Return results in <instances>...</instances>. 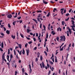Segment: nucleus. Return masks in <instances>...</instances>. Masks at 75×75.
Segmentation results:
<instances>
[{
  "mask_svg": "<svg viewBox=\"0 0 75 75\" xmlns=\"http://www.w3.org/2000/svg\"><path fill=\"white\" fill-rule=\"evenodd\" d=\"M7 59L8 61H9V57H7Z\"/></svg>",
  "mask_w": 75,
  "mask_h": 75,
  "instance_id": "0e129e2a",
  "label": "nucleus"
},
{
  "mask_svg": "<svg viewBox=\"0 0 75 75\" xmlns=\"http://www.w3.org/2000/svg\"><path fill=\"white\" fill-rule=\"evenodd\" d=\"M71 44L70 43L69 46L68 47V51H69V47H71Z\"/></svg>",
  "mask_w": 75,
  "mask_h": 75,
  "instance_id": "412c9836",
  "label": "nucleus"
},
{
  "mask_svg": "<svg viewBox=\"0 0 75 75\" xmlns=\"http://www.w3.org/2000/svg\"><path fill=\"white\" fill-rule=\"evenodd\" d=\"M43 3H44L45 4H48V2H46L45 1H43Z\"/></svg>",
  "mask_w": 75,
  "mask_h": 75,
  "instance_id": "2eb2a0df",
  "label": "nucleus"
},
{
  "mask_svg": "<svg viewBox=\"0 0 75 75\" xmlns=\"http://www.w3.org/2000/svg\"><path fill=\"white\" fill-rule=\"evenodd\" d=\"M69 17H68V18L67 19H65V21H67L69 20Z\"/></svg>",
  "mask_w": 75,
  "mask_h": 75,
  "instance_id": "4c0bfd02",
  "label": "nucleus"
},
{
  "mask_svg": "<svg viewBox=\"0 0 75 75\" xmlns=\"http://www.w3.org/2000/svg\"><path fill=\"white\" fill-rule=\"evenodd\" d=\"M13 17L12 15L9 14L7 16V18H11Z\"/></svg>",
  "mask_w": 75,
  "mask_h": 75,
  "instance_id": "20e7f679",
  "label": "nucleus"
},
{
  "mask_svg": "<svg viewBox=\"0 0 75 75\" xmlns=\"http://www.w3.org/2000/svg\"><path fill=\"white\" fill-rule=\"evenodd\" d=\"M44 53H45V54L46 56H47V52H46V51H45L44 52Z\"/></svg>",
  "mask_w": 75,
  "mask_h": 75,
  "instance_id": "f704fd0d",
  "label": "nucleus"
},
{
  "mask_svg": "<svg viewBox=\"0 0 75 75\" xmlns=\"http://www.w3.org/2000/svg\"><path fill=\"white\" fill-rule=\"evenodd\" d=\"M43 28H44V30L45 31V28H46V27H45V25H43Z\"/></svg>",
  "mask_w": 75,
  "mask_h": 75,
  "instance_id": "bb28decb",
  "label": "nucleus"
},
{
  "mask_svg": "<svg viewBox=\"0 0 75 75\" xmlns=\"http://www.w3.org/2000/svg\"><path fill=\"white\" fill-rule=\"evenodd\" d=\"M16 22H17L16 21H15L14 22H13V25H15V23H16Z\"/></svg>",
  "mask_w": 75,
  "mask_h": 75,
  "instance_id": "4be33fe9",
  "label": "nucleus"
},
{
  "mask_svg": "<svg viewBox=\"0 0 75 75\" xmlns=\"http://www.w3.org/2000/svg\"><path fill=\"white\" fill-rule=\"evenodd\" d=\"M37 20H38V21L39 22H40V23H41V21H40V18H37Z\"/></svg>",
  "mask_w": 75,
  "mask_h": 75,
  "instance_id": "5701e85b",
  "label": "nucleus"
},
{
  "mask_svg": "<svg viewBox=\"0 0 75 75\" xmlns=\"http://www.w3.org/2000/svg\"><path fill=\"white\" fill-rule=\"evenodd\" d=\"M28 44H31V43H32V41H30V42H28Z\"/></svg>",
  "mask_w": 75,
  "mask_h": 75,
  "instance_id": "6e6d98bb",
  "label": "nucleus"
},
{
  "mask_svg": "<svg viewBox=\"0 0 75 75\" xmlns=\"http://www.w3.org/2000/svg\"><path fill=\"white\" fill-rule=\"evenodd\" d=\"M6 54V52H4L2 55V57H4V55H5V54Z\"/></svg>",
  "mask_w": 75,
  "mask_h": 75,
  "instance_id": "37998d69",
  "label": "nucleus"
},
{
  "mask_svg": "<svg viewBox=\"0 0 75 75\" xmlns=\"http://www.w3.org/2000/svg\"><path fill=\"white\" fill-rule=\"evenodd\" d=\"M59 38L58 37H57L56 39L58 41H59Z\"/></svg>",
  "mask_w": 75,
  "mask_h": 75,
  "instance_id": "c85d7f7f",
  "label": "nucleus"
},
{
  "mask_svg": "<svg viewBox=\"0 0 75 75\" xmlns=\"http://www.w3.org/2000/svg\"><path fill=\"white\" fill-rule=\"evenodd\" d=\"M42 24H40V28H41L42 27Z\"/></svg>",
  "mask_w": 75,
  "mask_h": 75,
  "instance_id": "79ce46f5",
  "label": "nucleus"
},
{
  "mask_svg": "<svg viewBox=\"0 0 75 75\" xmlns=\"http://www.w3.org/2000/svg\"><path fill=\"white\" fill-rule=\"evenodd\" d=\"M19 22H20V23H22L23 22V21L20 20V21Z\"/></svg>",
  "mask_w": 75,
  "mask_h": 75,
  "instance_id": "774afa93",
  "label": "nucleus"
},
{
  "mask_svg": "<svg viewBox=\"0 0 75 75\" xmlns=\"http://www.w3.org/2000/svg\"><path fill=\"white\" fill-rule=\"evenodd\" d=\"M60 38H61L60 39V41H62V39H63V41H65V39H66V38H65V35H63V36H61L60 37Z\"/></svg>",
  "mask_w": 75,
  "mask_h": 75,
  "instance_id": "f257e3e1",
  "label": "nucleus"
},
{
  "mask_svg": "<svg viewBox=\"0 0 75 75\" xmlns=\"http://www.w3.org/2000/svg\"><path fill=\"white\" fill-rule=\"evenodd\" d=\"M67 36L69 37V31H68V30L67 31Z\"/></svg>",
  "mask_w": 75,
  "mask_h": 75,
  "instance_id": "b1692460",
  "label": "nucleus"
},
{
  "mask_svg": "<svg viewBox=\"0 0 75 75\" xmlns=\"http://www.w3.org/2000/svg\"><path fill=\"white\" fill-rule=\"evenodd\" d=\"M30 51H29V49L26 50V53L27 54V55H28V54H29V52Z\"/></svg>",
  "mask_w": 75,
  "mask_h": 75,
  "instance_id": "423d86ee",
  "label": "nucleus"
},
{
  "mask_svg": "<svg viewBox=\"0 0 75 75\" xmlns=\"http://www.w3.org/2000/svg\"><path fill=\"white\" fill-rule=\"evenodd\" d=\"M22 53L23 54H25V51H24V49H23V52H22Z\"/></svg>",
  "mask_w": 75,
  "mask_h": 75,
  "instance_id": "c756f323",
  "label": "nucleus"
},
{
  "mask_svg": "<svg viewBox=\"0 0 75 75\" xmlns=\"http://www.w3.org/2000/svg\"><path fill=\"white\" fill-rule=\"evenodd\" d=\"M47 51V52H48V47H46Z\"/></svg>",
  "mask_w": 75,
  "mask_h": 75,
  "instance_id": "603ef678",
  "label": "nucleus"
},
{
  "mask_svg": "<svg viewBox=\"0 0 75 75\" xmlns=\"http://www.w3.org/2000/svg\"><path fill=\"white\" fill-rule=\"evenodd\" d=\"M18 44V43H17ZM19 48H20V49H21V44H18Z\"/></svg>",
  "mask_w": 75,
  "mask_h": 75,
  "instance_id": "9d476101",
  "label": "nucleus"
},
{
  "mask_svg": "<svg viewBox=\"0 0 75 75\" xmlns=\"http://www.w3.org/2000/svg\"><path fill=\"white\" fill-rule=\"evenodd\" d=\"M1 22H3V21L2 20L0 21V25H1Z\"/></svg>",
  "mask_w": 75,
  "mask_h": 75,
  "instance_id": "a18cd8bd",
  "label": "nucleus"
},
{
  "mask_svg": "<svg viewBox=\"0 0 75 75\" xmlns=\"http://www.w3.org/2000/svg\"><path fill=\"white\" fill-rule=\"evenodd\" d=\"M38 57H40V54L39 53V52H38L37 54Z\"/></svg>",
  "mask_w": 75,
  "mask_h": 75,
  "instance_id": "09e8293b",
  "label": "nucleus"
},
{
  "mask_svg": "<svg viewBox=\"0 0 75 75\" xmlns=\"http://www.w3.org/2000/svg\"><path fill=\"white\" fill-rule=\"evenodd\" d=\"M28 45V43H26V44L25 45V48H27V46Z\"/></svg>",
  "mask_w": 75,
  "mask_h": 75,
  "instance_id": "473e14b6",
  "label": "nucleus"
},
{
  "mask_svg": "<svg viewBox=\"0 0 75 75\" xmlns=\"http://www.w3.org/2000/svg\"><path fill=\"white\" fill-rule=\"evenodd\" d=\"M69 34H70V35H71V33H72V31H71V29H70V28H69Z\"/></svg>",
  "mask_w": 75,
  "mask_h": 75,
  "instance_id": "6e6552de",
  "label": "nucleus"
},
{
  "mask_svg": "<svg viewBox=\"0 0 75 75\" xmlns=\"http://www.w3.org/2000/svg\"><path fill=\"white\" fill-rule=\"evenodd\" d=\"M13 51L14 52V55H16V50H13Z\"/></svg>",
  "mask_w": 75,
  "mask_h": 75,
  "instance_id": "e433bc0d",
  "label": "nucleus"
},
{
  "mask_svg": "<svg viewBox=\"0 0 75 75\" xmlns=\"http://www.w3.org/2000/svg\"><path fill=\"white\" fill-rule=\"evenodd\" d=\"M33 21H34L36 23V24H38V21H37L36 20V19H33Z\"/></svg>",
  "mask_w": 75,
  "mask_h": 75,
  "instance_id": "0eeeda50",
  "label": "nucleus"
},
{
  "mask_svg": "<svg viewBox=\"0 0 75 75\" xmlns=\"http://www.w3.org/2000/svg\"><path fill=\"white\" fill-rule=\"evenodd\" d=\"M71 22L72 23V24L73 25L71 26V27H75V22L74 20H71Z\"/></svg>",
  "mask_w": 75,
  "mask_h": 75,
  "instance_id": "f03ea898",
  "label": "nucleus"
},
{
  "mask_svg": "<svg viewBox=\"0 0 75 75\" xmlns=\"http://www.w3.org/2000/svg\"><path fill=\"white\" fill-rule=\"evenodd\" d=\"M17 18L18 19V20H20V19H21V17L20 16L19 17Z\"/></svg>",
  "mask_w": 75,
  "mask_h": 75,
  "instance_id": "3c124183",
  "label": "nucleus"
},
{
  "mask_svg": "<svg viewBox=\"0 0 75 75\" xmlns=\"http://www.w3.org/2000/svg\"><path fill=\"white\" fill-rule=\"evenodd\" d=\"M50 74H51V71L49 70L48 73V75H50Z\"/></svg>",
  "mask_w": 75,
  "mask_h": 75,
  "instance_id": "58836bf2",
  "label": "nucleus"
},
{
  "mask_svg": "<svg viewBox=\"0 0 75 75\" xmlns=\"http://www.w3.org/2000/svg\"><path fill=\"white\" fill-rule=\"evenodd\" d=\"M27 33H30V31H31V30H30L28 29H27Z\"/></svg>",
  "mask_w": 75,
  "mask_h": 75,
  "instance_id": "ddd939ff",
  "label": "nucleus"
},
{
  "mask_svg": "<svg viewBox=\"0 0 75 75\" xmlns=\"http://www.w3.org/2000/svg\"><path fill=\"white\" fill-rule=\"evenodd\" d=\"M55 62L57 63L58 62V61H57V57H55Z\"/></svg>",
  "mask_w": 75,
  "mask_h": 75,
  "instance_id": "f3484780",
  "label": "nucleus"
},
{
  "mask_svg": "<svg viewBox=\"0 0 75 75\" xmlns=\"http://www.w3.org/2000/svg\"><path fill=\"white\" fill-rule=\"evenodd\" d=\"M38 61V58H36V60H35V62H37Z\"/></svg>",
  "mask_w": 75,
  "mask_h": 75,
  "instance_id": "4d7b16f0",
  "label": "nucleus"
},
{
  "mask_svg": "<svg viewBox=\"0 0 75 75\" xmlns=\"http://www.w3.org/2000/svg\"><path fill=\"white\" fill-rule=\"evenodd\" d=\"M48 33H47L46 36V38H48Z\"/></svg>",
  "mask_w": 75,
  "mask_h": 75,
  "instance_id": "393cba45",
  "label": "nucleus"
},
{
  "mask_svg": "<svg viewBox=\"0 0 75 75\" xmlns=\"http://www.w3.org/2000/svg\"><path fill=\"white\" fill-rule=\"evenodd\" d=\"M47 68H49V64H48V63L47 64Z\"/></svg>",
  "mask_w": 75,
  "mask_h": 75,
  "instance_id": "13d9d810",
  "label": "nucleus"
},
{
  "mask_svg": "<svg viewBox=\"0 0 75 75\" xmlns=\"http://www.w3.org/2000/svg\"><path fill=\"white\" fill-rule=\"evenodd\" d=\"M66 75H67L68 74V71H67V70L66 72Z\"/></svg>",
  "mask_w": 75,
  "mask_h": 75,
  "instance_id": "338daca9",
  "label": "nucleus"
},
{
  "mask_svg": "<svg viewBox=\"0 0 75 75\" xmlns=\"http://www.w3.org/2000/svg\"><path fill=\"white\" fill-rule=\"evenodd\" d=\"M22 70L23 72H24V71H25L24 70V69L22 68Z\"/></svg>",
  "mask_w": 75,
  "mask_h": 75,
  "instance_id": "c9c22d12",
  "label": "nucleus"
},
{
  "mask_svg": "<svg viewBox=\"0 0 75 75\" xmlns=\"http://www.w3.org/2000/svg\"><path fill=\"white\" fill-rule=\"evenodd\" d=\"M8 26L9 28H11V26L10 25V23L8 24Z\"/></svg>",
  "mask_w": 75,
  "mask_h": 75,
  "instance_id": "a878e982",
  "label": "nucleus"
},
{
  "mask_svg": "<svg viewBox=\"0 0 75 75\" xmlns=\"http://www.w3.org/2000/svg\"><path fill=\"white\" fill-rule=\"evenodd\" d=\"M64 23H65L64 22V21H62V25H64Z\"/></svg>",
  "mask_w": 75,
  "mask_h": 75,
  "instance_id": "a19ab883",
  "label": "nucleus"
},
{
  "mask_svg": "<svg viewBox=\"0 0 75 75\" xmlns=\"http://www.w3.org/2000/svg\"><path fill=\"white\" fill-rule=\"evenodd\" d=\"M50 64L52 65H53V64H54L53 62H51V61H50Z\"/></svg>",
  "mask_w": 75,
  "mask_h": 75,
  "instance_id": "2f4dec72",
  "label": "nucleus"
},
{
  "mask_svg": "<svg viewBox=\"0 0 75 75\" xmlns=\"http://www.w3.org/2000/svg\"><path fill=\"white\" fill-rule=\"evenodd\" d=\"M66 16H69V13H67Z\"/></svg>",
  "mask_w": 75,
  "mask_h": 75,
  "instance_id": "49530a36",
  "label": "nucleus"
},
{
  "mask_svg": "<svg viewBox=\"0 0 75 75\" xmlns=\"http://www.w3.org/2000/svg\"><path fill=\"white\" fill-rule=\"evenodd\" d=\"M10 60L9 61V62H11V59L13 58V57H10Z\"/></svg>",
  "mask_w": 75,
  "mask_h": 75,
  "instance_id": "dca6fc26",
  "label": "nucleus"
},
{
  "mask_svg": "<svg viewBox=\"0 0 75 75\" xmlns=\"http://www.w3.org/2000/svg\"><path fill=\"white\" fill-rule=\"evenodd\" d=\"M20 35L21 37H22V38H24V36H23V34H21V33H20Z\"/></svg>",
  "mask_w": 75,
  "mask_h": 75,
  "instance_id": "aec40b11",
  "label": "nucleus"
},
{
  "mask_svg": "<svg viewBox=\"0 0 75 75\" xmlns=\"http://www.w3.org/2000/svg\"><path fill=\"white\" fill-rule=\"evenodd\" d=\"M66 11H67V10H66V9H64V13H66Z\"/></svg>",
  "mask_w": 75,
  "mask_h": 75,
  "instance_id": "e2e57ef3",
  "label": "nucleus"
},
{
  "mask_svg": "<svg viewBox=\"0 0 75 75\" xmlns=\"http://www.w3.org/2000/svg\"><path fill=\"white\" fill-rule=\"evenodd\" d=\"M36 37H38V33H36Z\"/></svg>",
  "mask_w": 75,
  "mask_h": 75,
  "instance_id": "680f3d73",
  "label": "nucleus"
},
{
  "mask_svg": "<svg viewBox=\"0 0 75 75\" xmlns=\"http://www.w3.org/2000/svg\"><path fill=\"white\" fill-rule=\"evenodd\" d=\"M72 28V30H73V31H75V28H74V27H71Z\"/></svg>",
  "mask_w": 75,
  "mask_h": 75,
  "instance_id": "7c9ffc66",
  "label": "nucleus"
},
{
  "mask_svg": "<svg viewBox=\"0 0 75 75\" xmlns=\"http://www.w3.org/2000/svg\"><path fill=\"white\" fill-rule=\"evenodd\" d=\"M6 33L8 34H10V31H8V30H7L6 31Z\"/></svg>",
  "mask_w": 75,
  "mask_h": 75,
  "instance_id": "f8f14e48",
  "label": "nucleus"
},
{
  "mask_svg": "<svg viewBox=\"0 0 75 75\" xmlns=\"http://www.w3.org/2000/svg\"><path fill=\"white\" fill-rule=\"evenodd\" d=\"M17 72L16 71H15V75H17Z\"/></svg>",
  "mask_w": 75,
  "mask_h": 75,
  "instance_id": "864d4df0",
  "label": "nucleus"
},
{
  "mask_svg": "<svg viewBox=\"0 0 75 75\" xmlns=\"http://www.w3.org/2000/svg\"><path fill=\"white\" fill-rule=\"evenodd\" d=\"M3 28L4 29V31H6V28H5L4 27Z\"/></svg>",
  "mask_w": 75,
  "mask_h": 75,
  "instance_id": "de8ad7c7",
  "label": "nucleus"
},
{
  "mask_svg": "<svg viewBox=\"0 0 75 75\" xmlns=\"http://www.w3.org/2000/svg\"><path fill=\"white\" fill-rule=\"evenodd\" d=\"M40 59L41 61H42V57H40Z\"/></svg>",
  "mask_w": 75,
  "mask_h": 75,
  "instance_id": "052dcab7",
  "label": "nucleus"
},
{
  "mask_svg": "<svg viewBox=\"0 0 75 75\" xmlns=\"http://www.w3.org/2000/svg\"><path fill=\"white\" fill-rule=\"evenodd\" d=\"M42 66L41 65V64H40L41 68H42V67H43V68H45V65H44V62H42Z\"/></svg>",
  "mask_w": 75,
  "mask_h": 75,
  "instance_id": "7ed1b4c3",
  "label": "nucleus"
},
{
  "mask_svg": "<svg viewBox=\"0 0 75 75\" xmlns=\"http://www.w3.org/2000/svg\"><path fill=\"white\" fill-rule=\"evenodd\" d=\"M42 15L40 14H39L38 16V17H42V16H41Z\"/></svg>",
  "mask_w": 75,
  "mask_h": 75,
  "instance_id": "a211bd4d",
  "label": "nucleus"
},
{
  "mask_svg": "<svg viewBox=\"0 0 75 75\" xmlns=\"http://www.w3.org/2000/svg\"><path fill=\"white\" fill-rule=\"evenodd\" d=\"M0 34L1 35H2V36H4V33H1Z\"/></svg>",
  "mask_w": 75,
  "mask_h": 75,
  "instance_id": "72a5a7b5",
  "label": "nucleus"
},
{
  "mask_svg": "<svg viewBox=\"0 0 75 75\" xmlns=\"http://www.w3.org/2000/svg\"><path fill=\"white\" fill-rule=\"evenodd\" d=\"M51 33L52 34V35H55V33L54 32V31H52Z\"/></svg>",
  "mask_w": 75,
  "mask_h": 75,
  "instance_id": "6ab92c4d",
  "label": "nucleus"
},
{
  "mask_svg": "<svg viewBox=\"0 0 75 75\" xmlns=\"http://www.w3.org/2000/svg\"><path fill=\"white\" fill-rule=\"evenodd\" d=\"M3 27H4V25H1L0 26L1 28H3Z\"/></svg>",
  "mask_w": 75,
  "mask_h": 75,
  "instance_id": "8fccbe9b",
  "label": "nucleus"
},
{
  "mask_svg": "<svg viewBox=\"0 0 75 75\" xmlns=\"http://www.w3.org/2000/svg\"><path fill=\"white\" fill-rule=\"evenodd\" d=\"M11 37H12L13 39H15V38H16V36H13V35H11Z\"/></svg>",
  "mask_w": 75,
  "mask_h": 75,
  "instance_id": "1a4fd4ad",
  "label": "nucleus"
},
{
  "mask_svg": "<svg viewBox=\"0 0 75 75\" xmlns=\"http://www.w3.org/2000/svg\"><path fill=\"white\" fill-rule=\"evenodd\" d=\"M50 12H49L48 13V14L47 15V17H50Z\"/></svg>",
  "mask_w": 75,
  "mask_h": 75,
  "instance_id": "9b49d317",
  "label": "nucleus"
},
{
  "mask_svg": "<svg viewBox=\"0 0 75 75\" xmlns=\"http://www.w3.org/2000/svg\"><path fill=\"white\" fill-rule=\"evenodd\" d=\"M37 47H35V48H34L33 50H37Z\"/></svg>",
  "mask_w": 75,
  "mask_h": 75,
  "instance_id": "bf43d9fd",
  "label": "nucleus"
},
{
  "mask_svg": "<svg viewBox=\"0 0 75 75\" xmlns=\"http://www.w3.org/2000/svg\"><path fill=\"white\" fill-rule=\"evenodd\" d=\"M71 11H72V9H71L69 10V13H71Z\"/></svg>",
  "mask_w": 75,
  "mask_h": 75,
  "instance_id": "69168bd1",
  "label": "nucleus"
},
{
  "mask_svg": "<svg viewBox=\"0 0 75 75\" xmlns=\"http://www.w3.org/2000/svg\"><path fill=\"white\" fill-rule=\"evenodd\" d=\"M37 13H41V12H42V11H38V10L37 11Z\"/></svg>",
  "mask_w": 75,
  "mask_h": 75,
  "instance_id": "ea45409f",
  "label": "nucleus"
},
{
  "mask_svg": "<svg viewBox=\"0 0 75 75\" xmlns=\"http://www.w3.org/2000/svg\"><path fill=\"white\" fill-rule=\"evenodd\" d=\"M33 40L34 41H36V39H35V38L34 37L33 38Z\"/></svg>",
  "mask_w": 75,
  "mask_h": 75,
  "instance_id": "c03bdc74",
  "label": "nucleus"
},
{
  "mask_svg": "<svg viewBox=\"0 0 75 75\" xmlns=\"http://www.w3.org/2000/svg\"><path fill=\"white\" fill-rule=\"evenodd\" d=\"M0 50L1 51H2V52H3V49H2V48H0Z\"/></svg>",
  "mask_w": 75,
  "mask_h": 75,
  "instance_id": "5fc2aeb1",
  "label": "nucleus"
},
{
  "mask_svg": "<svg viewBox=\"0 0 75 75\" xmlns=\"http://www.w3.org/2000/svg\"><path fill=\"white\" fill-rule=\"evenodd\" d=\"M4 44H3V42H2V44H1V47L2 48H4Z\"/></svg>",
  "mask_w": 75,
  "mask_h": 75,
  "instance_id": "4468645a",
  "label": "nucleus"
},
{
  "mask_svg": "<svg viewBox=\"0 0 75 75\" xmlns=\"http://www.w3.org/2000/svg\"><path fill=\"white\" fill-rule=\"evenodd\" d=\"M10 49H8V55H9V54H10Z\"/></svg>",
  "mask_w": 75,
  "mask_h": 75,
  "instance_id": "cd10ccee",
  "label": "nucleus"
},
{
  "mask_svg": "<svg viewBox=\"0 0 75 75\" xmlns=\"http://www.w3.org/2000/svg\"><path fill=\"white\" fill-rule=\"evenodd\" d=\"M64 8H61L60 9V11H61V13L62 15H63V14H64V13H63V11H64Z\"/></svg>",
  "mask_w": 75,
  "mask_h": 75,
  "instance_id": "39448f33",
  "label": "nucleus"
}]
</instances>
